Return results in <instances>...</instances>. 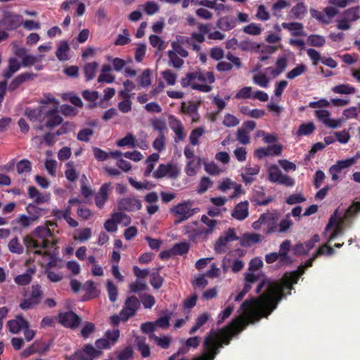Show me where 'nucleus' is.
Returning a JSON list of instances; mask_svg holds the SVG:
<instances>
[{
	"label": "nucleus",
	"instance_id": "f257e3e1",
	"mask_svg": "<svg viewBox=\"0 0 360 360\" xmlns=\"http://www.w3.org/2000/svg\"><path fill=\"white\" fill-rule=\"evenodd\" d=\"M302 266L299 271L286 272L283 278L276 281L264 280L256 288L255 292L259 294L264 288L266 291L258 297L246 300L240 306V310L246 314L251 323L259 321L262 316H267L274 310L278 303L286 295L291 294L293 285L296 284L304 273Z\"/></svg>",
	"mask_w": 360,
	"mask_h": 360
},
{
	"label": "nucleus",
	"instance_id": "f03ea898",
	"mask_svg": "<svg viewBox=\"0 0 360 360\" xmlns=\"http://www.w3.org/2000/svg\"><path fill=\"white\" fill-rule=\"evenodd\" d=\"M250 322L251 320L247 317L240 316L233 319L227 326L221 329L217 330L211 329L205 337L202 344L203 351L211 360H214L224 345H229L232 338L243 330Z\"/></svg>",
	"mask_w": 360,
	"mask_h": 360
},
{
	"label": "nucleus",
	"instance_id": "7ed1b4c3",
	"mask_svg": "<svg viewBox=\"0 0 360 360\" xmlns=\"http://www.w3.org/2000/svg\"><path fill=\"white\" fill-rule=\"evenodd\" d=\"M215 80L212 72H207L198 69L196 71L188 72L185 77L181 80L182 87L191 86L193 89L201 92H210L212 89L210 85Z\"/></svg>",
	"mask_w": 360,
	"mask_h": 360
},
{
	"label": "nucleus",
	"instance_id": "20e7f679",
	"mask_svg": "<svg viewBox=\"0 0 360 360\" xmlns=\"http://www.w3.org/2000/svg\"><path fill=\"white\" fill-rule=\"evenodd\" d=\"M24 298L21 300L19 307L24 311H27L37 307L44 297L41 287L39 284L32 285L30 291L23 293Z\"/></svg>",
	"mask_w": 360,
	"mask_h": 360
},
{
	"label": "nucleus",
	"instance_id": "39448f33",
	"mask_svg": "<svg viewBox=\"0 0 360 360\" xmlns=\"http://www.w3.org/2000/svg\"><path fill=\"white\" fill-rule=\"evenodd\" d=\"M22 16L9 11H3V17L0 20V27L8 31L15 30L22 24Z\"/></svg>",
	"mask_w": 360,
	"mask_h": 360
},
{
	"label": "nucleus",
	"instance_id": "423d86ee",
	"mask_svg": "<svg viewBox=\"0 0 360 360\" xmlns=\"http://www.w3.org/2000/svg\"><path fill=\"white\" fill-rule=\"evenodd\" d=\"M193 204V201L190 200L184 201L172 207L170 209V212L178 216L179 221H185L191 217L195 213L194 210L192 208Z\"/></svg>",
	"mask_w": 360,
	"mask_h": 360
},
{
	"label": "nucleus",
	"instance_id": "0eeeda50",
	"mask_svg": "<svg viewBox=\"0 0 360 360\" xmlns=\"http://www.w3.org/2000/svg\"><path fill=\"white\" fill-rule=\"evenodd\" d=\"M263 218V224L265 228L263 232L266 235H270L277 231L278 221L279 219V213L278 211L274 210L271 212H266L262 214Z\"/></svg>",
	"mask_w": 360,
	"mask_h": 360
},
{
	"label": "nucleus",
	"instance_id": "6e6552de",
	"mask_svg": "<svg viewBox=\"0 0 360 360\" xmlns=\"http://www.w3.org/2000/svg\"><path fill=\"white\" fill-rule=\"evenodd\" d=\"M23 243L26 247L27 255L34 254V252L37 250L47 249L53 245L50 240H35L30 236H25L23 238Z\"/></svg>",
	"mask_w": 360,
	"mask_h": 360
},
{
	"label": "nucleus",
	"instance_id": "1a4fd4ad",
	"mask_svg": "<svg viewBox=\"0 0 360 360\" xmlns=\"http://www.w3.org/2000/svg\"><path fill=\"white\" fill-rule=\"evenodd\" d=\"M314 115L319 122H322L324 125L331 129H336L340 127L342 122L344 121V119L342 118H339L337 120L330 119V113L327 110H316L314 111Z\"/></svg>",
	"mask_w": 360,
	"mask_h": 360
},
{
	"label": "nucleus",
	"instance_id": "9d476101",
	"mask_svg": "<svg viewBox=\"0 0 360 360\" xmlns=\"http://www.w3.org/2000/svg\"><path fill=\"white\" fill-rule=\"evenodd\" d=\"M237 240H238V237L236 234L235 229L229 228L216 241L214 244L215 252L218 253L224 252V248L229 243Z\"/></svg>",
	"mask_w": 360,
	"mask_h": 360
},
{
	"label": "nucleus",
	"instance_id": "9b49d317",
	"mask_svg": "<svg viewBox=\"0 0 360 360\" xmlns=\"http://www.w3.org/2000/svg\"><path fill=\"white\" fill-rule=\"evenodd\" d=\"M358 155L352 157L345 160H338L336 164L331 166L329 169V172L332 176V180L336 181L338 179V174L343 169H347L356 163Z\"/></svg>",
	"mask_w": 360,
	"mask_h": 360
},
{
	"label": "nucleus",
	"instance_id": "f8f14e48",
	"mask_svg": "<svg viewBox=\"0 0 360 360\" xmlns=\"http://www.w3.org/2000/svg\"><path fill=\"white\" fill-rule=\"evenodd\" d=\"M179 174L177 167L173 164H160L157 170L153 172V176L155 179H159L165 176L170 179H175Z\"/></svg>",
	"mask_w": 360,
	"mask_h": 360
},
{
	"label": "nucleus",
	"instance_id": "ddd939ff",
	"mask_svg": "<svg viewBox=\"0 0 360 360\" xmlns=\"http://www.w3.org/2000/svg\"><path fill=\"white\" fill-rule=\"evenodd\" d=\"M58 318L62 325L72 328L77 327L81 322V319L73 311L61 313Z\"/></svg>",
	"mask_w": 360,
	"mask_h": 360
},
{
	"label": "nucleus",
	"instance_id": "4468645a",
	"mask_svg": "<svg viewBox=\"0 0 360 360\" xmlns=\"http://www.w3.org/2000/svg\"><path fill=\"white\" fill-rule=\"evenodd\" d=\"M142 205L141 201L135 197L125 198L118 202V209L133 212L141 210Z\"/></svg>",
	"mask_w": 360,
	"mask_h": 360
},
{
	"label": "nucleus",
	"instance_id": "2eb2a0df",
	"mask_svg": "<svg viewBox=\"0 0 360 360\" xmlns=\"http://www.w3.org/2000/svg\"><path fill=\"white\" fill-rule=\"evenodd\" d=\"M127 222L130 221V218L123 212H117L112 214V219L105 221L104 228L108 232H115L117 229V224L125 220Z\"/></svg>",
	"mask_w": 360,
	"mask_h": 360
},
{
	"label": "nucleus",
	"instance_id": "dca6fc26",
	"mask_svg": "<svg viewBox=\"0 0 360 360\" xmlns=\"http://www.w3.org/2000/svg\"><path fill=\"white\" fill-rule=\"evenodd\" d=\"M37 75L33 72H22L14 77L8 85V91L12 92L16 90L22 84L27 81L33 80Z\"/></svg>",
	"mask_w": 360,
	"mask_h": 360
},
{
	"label": "nucleus",
	"instance_id": "f3484780",
	"mask_svg": "<svg viewBox=\"0 0 360 360\" xmlns=\"http://www.w3.org/2000/svg\"><path fill=\"white\" fill-rule=\"evenodd\" d=\"M274 200V198L271 196H266L263 187L259 188L258 190H255L250 198L251 202L255 205L265 206L269 205Z\"/></svg>",
	"mask_w": 360,
	"mask_h": 360
},
{
	"label": "nucleus",
	"instance_id": "a211bd4d",
	"mask_svg": "<svg viewBox=\"0 0 360 360\" xmlns=\"http://www.w3.org/2000/svg\"><path fill=\"white\" fill-rule=\"evenodd\" d=\"M7 326L11 333L17 334L24 328H28L30 325L22 315H18L15 319L8 321Z\"/></svg>",
	"mask_w": 360,
	"mask_h": 360
},
{
	"label": "nucleus",
	"instance_id": "6ab92c4d",
	"mask_svg": "<svg viewBox=\"0 0 360 360\" xmlns=\"http://www.w3.org/2000/svg\"><path fill=\"white\" fill-rule=\"evenodd\" d=\"M290 247L291 242L290 240H285L280 245L279 251L277 254L279 256V263L281 264H290L292 263V259L288 255Z\"/></svg>",
	"mask_w": 360,
	"mask_h": 360
},
{
	"label": "nucleus",
	"instance_id": "aec40b11",
	"mask_svg": "<svg viewBox=\"0 0 360 360\" xmlns=\"http://www.w3.org/2000/svg\"><path fill=\"white\" fill-rule=\"evenodd\" d=\"M248 202L247 200L238 203L231 212V216L234 219L243 221L249 215Z\"/></svg>",
	"mask_w": 360,
	"mask_h": 360
},
{
	"label": "nucleus",
	"instance_id": "412c9836",
	"mask_svg": "<svg viewBox=\"0 0 360 360\" xmlns=\"http://www.w3.org/2000/svg\"><path fill=\"white\" fill-rule=\"evenodd\" d=\"M47 121L46 126L48 128L52 129L63 123V117L58 114V109L56 108L51 109L46 112Z\"/></svg>",
	"mask_w": 360,
	"mask_h": 360
},
{
	"label": "nucleus",
	"instance_id": "4be33fe9",
	"mask_svg": "<svg viewBox=\"0 0 360 360\" xmlns=\"http://www.w3.org/2000/svg\"><path fill=\"white\" fill-rule=\"evenodd\" d=\"M8 62V67L2 72V77L4 79H6V80L12 77V76L21 68L20 63L15 57L10 58Z\"/></svg>",
	"mask_w": 360,
	"mask_h": 360
},
{
	"label": "nucleus",
	"instance_id": "5701e85b",
	"mask_svg": "<svg viewBox=\"0 0 360 360\" xmlns=\"http://www.w3.org/2000/svg\"><path fill=\"white\" fill-rule=\"evenodd\" d=\"M281 26L284 29H287L290 31H292V35L294 37H305L307 35L305 32L303 30L304 27L301 22H283L281 24Z\"/></svg>",
	"mask_w": 360,
	"mask_h": 360
},
{
	"label": "nucleus",
	"instance_id": "b1692460",
	"mask_svg": "<svg viewBox=\"0 0 360 360\" xmlns=\"http://www.w3.org/2000/svg\"><path fill=\"white\" fill-rule=\"evenodd\" d=\"M217 26L223 31H229L236 26V20L229 15L221 17L217 20Z\"/></svg>",
	"mask_w": 360,
	"mask_h": 360
},
{
	"label": "nucleus",
	"instance_id": "393cba45",
	"mask_svg": "<svg viewBox=\"0 0 360 360\" xmlns=\"http://www.w3.org/2000/svg\"><path fill=\"white\" fill-rule=\"evenodd\" d=\"M109 185L103 184L95 197V202L97 207L102 208L108 198Z\"/></svg>",
	"mask_w": 360,
	"mask_h": 360
},
{
	"label": "nucleus",
	"instance_id": "a878e982",
	"mask_svg": "<svg viewBox=\"0 0 360 360\" xmlns=\"http://www.w3.org/2000/svg\"><path fill=\"white\" fill-rule=\"evenodd\" d=\"M86 293L83 297V300H89L97 297L99 295V291L97 290L95 283L93 281H87L84 285Z\"/></svg>",
	"mask_w": 360,
	"mask_h": 360
},
{
	"label": "nucleus",
	"instance_id": "bb28decb",
	"mask_svg": "<svg viewBox=\"0 0 360 360\" xmlns=\"http://www.w3.org/2000/svg\"><path fill=\"white\" fill-rule=\"evenodd\" d=\"M287 65V58L284 56L279 57L276 62V68L269 67L268 70L274 77H276L285 71Z\"/></svg>",
	"mask_w": 360,
	"mask_h": 360
},
{
	"label": "nucleus",
	"instance_id": "cd10ccee",
	"mask_svg": "<svg viewBox=\"0 0 360 360\" xmlns=\"http://www.w3.org/2000/svg\"><path fill=\"white\" fill-rule=\"evenodd\" d=\"M28 196L30 198L33 199L37 204L46 202L49 200V195H44L34 186H30L28 188Z\"/></svg>",
	"mask_w": 360,
	"mask_h": 360
},
{
	"label": "nucleus",
	"instance_id": "c85d7f7f",
	"mask_svg": "<svg viewBox=\"0 0 360 360\" xmlns=\"http://www.w3.org/2000/svg\"><path fill=\"white\" fill-rule=\"evenodd\" d=\"M262 239V236L259 233H245L243 235L241 243L243 246L250 247L253 244L260 243Z\"/></svg>",
	"mask_w": 360,
	"mask_h": 360
},
{
	"label": "nucleus",
	"instance_id": "c756f323",
	"mask_svg": "<svg viewBox=\"0 0 360 360\" xmlns=\"http://www.w3.org/2000/svg\"><path fill=\"white\" fill-rule=\"evenodd\" d=\"M200 337H191L185 340L183 347L179 348V352H181V354H185L188 352L190 348L196 349L200 345Z\"/></svg>",
	"mask_w": 360,
	"mask_h": 360
},
{
	"label": "nucleus",
	"instance_id": "7c9ffc66",
	"mask_svg": "<svg viewBox=\"0 0 360 360\" xmlns=\"http://www.w3.org/2000/svg\"><path fill=\"white\" fill-rule=\"evenodd\" d=\"M35 269L32 268H28L25 273L17 276L14 281L20 285H25L30 283L32 276L34 274Z\"/></svg>",
	"mask_w": 360,
	"mask_h": 360
},
{
	"label": "nucleus",
	"instance_id": "2f4dec72",
	"mask_svg": "<svg viewBox=\"0 0 360 360\" xmlns=\"http://www.w3.org/2000/svg\"><path fill=\"white\" fill-rule=\"evenodd\" d=\"M160 155L158 153H153L147 158L145 161L146 167L143 172L144 176L148 177L151 174L155 167V163L158 161Z\"/></svg>",
	"mask_w": 360,
	"mask_h": 360
},
{
	"label": "nucleus",
	"instance_id": "473e14b6",
	"mask_svg": "<svg viewBox=\"0 0 360 360\" xmlns=\"http://www.w3.org/2000/svg\"><path fill=\"white\" fill-rule=\"evenodd\" d=\"M136 343L137 349L140 352L143 358L148 357L150 355V348L149 345L146 343L145 338L137 337L136 338Z\"/></svg>",
	"mask_w": 360,
	"mask_h": 360
},
{
	"label": "nucleus",
	"instance_id": "72a5a7b5",
	"mask_svg": "<svg viewBox=\"0 0 360 360\" xmlns=\"http://www.w3.org/2000/svg\"><path fill=\"white\" fill-rule=\"evenodd\" d=\"M33 235L41 240H49L48 238L51 237L53 233L48 226H38L33 231Z\"/></svg>",
	"mask_w": 360,
	"mask_h": 360
},
{
	"label": "nucleus",
	"instance_id": "f704fd0d",
	"mask_svg": "<svg viewBox=\"0 0 360 360\" xmlns=\"http://www.w3.org/2000/svg\"><path fill=\"white\" fill-rule=\"evenodd\" d=\"M210 318V315L207 312L202 313V314L198 316L195 320V325L193 327H191V329L189 330V334L193 335L194 333H195L201 326H202L207 322Z\"/></svg>",
	"mask_w": 360,
	"mask_h": 360
},
{
	"label": "nucleus",
	"instance_id": "c9c22d12",
	"mask_svg": "<svg viewBox=\"0 0 360 360\" xmlns=\"http://www.w3.org/2000/svg\"><path fill=\"white\" fill-rule=\"evenodd\" d=\"M140 307V302L136 296L129 297L124 303V307L129 311L132 314L135 315L136 311Z\"/></svg>",
	"mask_w": 360,
	"mask_h": 360
},
{
	"label": "nucleus",
	"instance_id": "e433bc0d",
	"mask_svg": "<svg viewBox=\"0 0 360 360\" xmlns=\"http://www.w3.org/2000/svg\"><path fill=\"white\" fill-rule=\"evenodd\" d=\"M149 337L150 339L154 340L158 346L165 349H168L172 342V337L169 335L158 337L155 334H151L149 335Z\"/></svg>",
	"mask_w": 360,
	"mask_h": 360
},
{
	"label": "nucleus",
	"instance_id": "4c0bfd02",
	"mask_svg": "<svg viewBox=\"0 0 360 360\" xmlns=\"http://www.w3.org/2000/svg\"><path fill=\"white\" fill-rule=\"evenodd\" d=\"M316 127L313 122L304 123L300 125L296 134L298 136H309L314 131Z\"/></svg>",
	"mask_w": 360,
	"mask_h": 360
},
{
	"label": "nucleus",
	"instance_id": "58836bf2",
	"mask_svg": "<svg viewBox=\"0 0 360 360\" xmlns=\"http://www.w3.org/2000/svg\"><path fill=\"white\" fill-rule=\"evenodd\" d=\"M140 86L146 88L151 84V71L146 69L142 74L136 79Z\"/></svg>",
	"mask_w": 360,
	"mask_h": 360
},
{
	"label": "nucleus",
	"instance_id": "ea45409f",
	"mask_svg": "<svg viewBox=\"0 0 360 360\" xmlns=\"http://www.w3.org/2000/svg\"><path fill=\"white\" fill-rule=\"evenodd\" d=\"M116 144L119 147L130 146L134 148L136 145V140L133 134L129 133L124 138L118 140Z\"/></svg>",
	"mask_w": 360,
	"mask_h": 360
},
{
	"label": "nucleus",
	"instance_id": "a19ab883",
	"mask_svg": "<svg viewBox=\"0 0 360 360\" xmlns=\"http://www.w3.org/2000/svg\"><path fill=\"white\" fill-rule=\"evenodd\" d=\"M201 221L206 224L208 226V229H203L200 231L199 234L204 233L205 235H209L212 233L214 227L217 224V221L214 219H211L205 215H202L201 217Z\"/></svg>",
	"mask_w": 360,
	"mask_h": 360
},
{
	"label": "nucleus",
	"instance_id": "79ce46f5",
	"mask_svg": "<svg viewBox=\"0 0 360 360\" xmlns=\"http://www.w3.org/2000/svg\"><path fill=\"white\" fill-rule=\"evenodd\" d=\"M98 65V64L96 62L89 63L85 65L84 72L86 81H90L94 78Z\"/></svg>",
	"mask_w": 360,
	"mask_h": 360
},
{
	"label": "nucleus",
	"instance_id": "37998d69",
	"mask_svg": "<svg viewBox=\"0 0 360 360\" xmlns=\"http://www.w3.org/2000/svg\"><path fill=\"white\" fill-rule=\"evenodd\" d=\"M34 255H41L42 257H49L50 258L49 262L46 264V269L49 270L52 267H55L57 264V260L55 257L49 251H42L41 250H37L34 252Z\"/></svg>",
	"mask_w": 360,
	"mask_h": 360
},
{
	"label": "nucleus",
	"instance_id": "c03bdc74",
	"mask_svg": "<svg viewBox=\"0 0 360 360\" xmlns=\"http://www.w3.org/2000/svg\"><path fill=\"white\" fill-rule=\"evenodd\" d=\"M332 90L334 93L339 94H351L356 91V89L348 84L337 85Z\"/></svg>",
	"mask_w": 360,
	"mask_h": 360
},
{
	"label": "nucleus",
	"instance_id": "a18cd8bd",
	"mask_svg": "<svg viewBox=\"0 0 360 360\" xmlns=\"http://www.w3.org/2000/svg\"><path fill=\"white\" fill-rule=\"evenodd\" d=\"M269 180L272 183L278 184L283 173L276 165H271L269 169Z\"/></svg>",
	"mask_w": 360,
	"mask_h": 360
},
{
	"label": "nucleus",
	"instance_id": "49530a36",
	"mask_svg": "<svg viewBox=\"0 0 360 360\" xmlns=\"http://www.w3.org/2000/svg\"><path fill=\"white\" fill-rule=\"evenodd\" d=\"M205 133V129L202 127H198L193 129L189 136L191 144L197 146L199 144V138Z\"/></svg>",
	"mask_w": 360,
	"mask_h": 360
},
{
	"label": "nucleus",
	"instance_id": "de8ad7c7",
	"mask_svg": "<svg viewBox=\"0 0 360 360\" xmlns=\"http://www.w3.org/2000/svg\"><path fill=\"white\" fill-rule=\"evenodd\" d=\"M8 250L11 252L20 255L24 252L23 246L20 243L17 237H15L8 244Z\"/></svg>",
	"mask_w": 360,
	"mask_h": 360
},
{
	"label": "nucleus",
	"instance_id": "09e8293b",
	"mask_svg": "<svg viewBox=\"0 0 360 360\" xmlns=\"http://www.w3.org/2000/svg\"><path fill=\"white\" fill-rule=\"evenodd\" d=\"M70 46L67 41H63L59 44L56 55L58 60H65L68 59L66 53L69 51Z\"/></svg>",
	"mask_w": 360,
	"mask_h": 360
},
{
	"label": "nucleus",
	"instance_id": "8fccbe9b",
	"mask_svg": "<svg viewBox=\"0 0 360 360\" xmlns=\"http://www.w3.org/2000/svg\"><path fill=\"white\" fill-rule=\"evenodd\" d=\"M307 71V66L304 64H300L296 66L295 68L289 71L286 74V78L288 79H294L297 77H299L304 74Z\"/></svg>",
	"mask_w": 360,
	"mask_h": 360
},
{
	"label": "nucleus",
	"instance_id": "3c124183",
	"mask_svg": "<svg viewBox=\"0 0 360 360\" xmlns=\"http://www.w3.org/2000/svg\"><path fill=\"white\" fill-rule=\"evenodd\" d=\"M33 222L34 221L30 217L25 214H20L14 221H13L12 224H18L21 228L26 229L31 226Z\"/></svg>",
	"mask_w": 360,
	"mask_h": 360
},
{
	"label": "nucleus",
	"instance_id": "603ef678",
	"mask_svg": "<svg viewBox=\"0 0 360 360\" xmlns=\"http://www.w3.org/2000/svg\"><path fill=\"white\" fill-rule=\"evenodd\" d=\"M290 214L288 213L286 214V218L282 219L279 224H278L277 233H285L288 231L293 225V222L291 219H289Z\"/></svg>",
	"mask_w": 360,
	"mask_h": 360
},
{
	"label": "nucleus",
	"instance_id": "864d4df0",
	"mask_svg": "<svg viewBox=\"0 0 360 360\" xmlns=\"http://www.w3.org/2000/svg\"><path fill=\"white\" fill-rule=\"evenodd\" d=\"M309 44L311 46L321 47L326 43L325 38L319 34H311L307 38Z\"/></svg>",
	"mask_w": 360,
	"mask_h": 360
},
{
	"label": "nucleus",
	"instance_id": "5fc2aeb1",
	"mask_svg": "<svg viewBox=\"0 0 360 360\" xmlns=\"http://www.w3.org/2000/svg\"><path fill=\"white\" fill-rule=\"evenodd\" d=\"M243 32L250 35H259L262 33V29L260 25L252 22L243 28Z\"/></svg>",
	"mask_w": 360,
	"mask_h": 360
},
{
	"label": "nucleus",
	"instance_id": "6e6d98bb",
	"mask_svg": "<svg viewBox=\"0 0 360 360\" xmlns=\"http://www.w3.org/2000/svg\"><path fill=\"white\" fill-rule=\"evenodd\" d=\"M291 13L295 18L301 19L307 13V7L302 2L297 3L292 8Z\"/></svg>",
	"mask_w": 360,
	"mask_h": 360
},
{
	"label": "nucleus",
	"instance_id": "4d7b16f0",
	"mask_svg": "<svg viewBox=\"0 0 360 360\" xmlns=\"http://www.w3.org/2000/svg\"><path fill=\"white\" fill-rule=\"evenodd\" d=\"M174 255H183L189 250V245L187 243H176L172 248Z\"/></svg>",
	"mask_w": 360,
	"mask_h": 360
},
{
	"label": "nucleus",
	"instance_id": "13d9d810",
	"mask_svg": "<svg viewBox=\"0 0 360 360\" xmlns=\"http://www.w3.org/2000/svg\"><path fill=\"white\" fill-rule=\"evenodd\" d=\"M168 57L169 59L170 64L175 68H179L184 65V60L180 58L176 53L175 51H169Z\"/></svg>",
	"mask_w": 360,
	"mask_h": 360
},
{
	"label": "nucleus",
	"instance_id": "bf43d9fd",
	"mask_svg": "<svg viewBox=\"0 0 360 360\" xmlns=\"http://www.w3.org/2000/svg\"><path fill=\"white\" fill-rule=\"evenodd\" d=\"M212 186V181L209 177L203 176L199 183V185L197 188V192L199 194H202L205 193L209 188Z\"/></svg>",
	"mask_w": 360,
	"mask_h": 360
},
{
	"label": "nucleus",
	"instance_id": "052dcab7",
	"mask_svg": "<svg viewBox=\"0 0 360 360\" xmlns=\"http://www.w3.org/2000/svg\"><path fill=\"white\" fill-rule=\"evenodd\" d=\"M26 210L30 214L29 217L32 218L34 221H37L41 215V209L33 204H29L26 207Z\"/></svg>",
	"mask_w": 360,
	"mask_h": 360
},
{
	"label": "nucleus",
	"instance_id": "680f3d73",
	"mask_svg": "<svg viewBox=\"0 0 360 360\" xmlns=\"http://www.w3.org/2000/svg\"><path fill=\"white\" fill-rule=\"evenodd\" d=\"M16 169L19 174L24 172H30L32 169L31 162L25 159L21 160L17 163Z\"/></svg>",
	"mask_w": 360,
	"mask_h": 360
},
{
	"label": "nucleus",
	"instance_id": "e2e57ef3",
	"mask_svg": "<svg viewBox=\"0 0 360 360\" xmlns=\"http://www.w3.org/2000/svg\"><path fill=\"white\" fill-rule=\"evenodd\" d=\"M66 166L68 169L65 172V177L70 181H75L78 178V174L74 168L72 162H68Z\"/></svg>",
	"mask_w": 360,
	"mask_h": 360
},
{
	"label": "nucleus",
	"instance_id": "0e129e2a",
	"mask_svg": "<svg viewBox=\"0 0 360 360\" xmlns=\"http://www.w3.org/2000/svg\"><path fill=\"white\" fill-rule=\"evenodd\" d=\"M150 285L153 288L158 290L161 288L163 283V278L158 272H153L150 274Z\"/></svg>",
	"mask_w": 360,
	"mask_h": 360
},
{
	"label": "nucleus",
	"instance_id": "69168bd1",
	"mask_svg": "<svg viewBox=\"0 0 360 360\" xmlns=\"http://www.w3.org/2000/svg\"><path fill=\"white\" fill-rule=\"evenodd\" d=\"M94 134V130L90 128L81 129L77 136V139L80 141L89 142L90 137Z\"/></svg>",
	"mask_w": 360,
	"mask_h": 360
},
{
	"label": "nucleus",
	"instance_id": "338daca9",
	"mask_svg": "<svg viewBox=\"0 0 360 360\" xmlns=\"http://www.w3.org/2000/svg\"><path fill=\"white\" fill-rule=\"evenodd\" d=\"M107 290L108 293L109 300L114 302L117 298V288L111 281L107 282Z\"/></svg>",
	"mask_w": 360,
	"mask_h": 360
},
{
	"label": "nucleus",
	"instance_id": "774afa93",
	"mask_svg": "<svg viewBox=\"0 0 360 360\" xmlns=\"http://www.w3.org/2000/svg\"><path fill=\"white\" fill-rule=\"evenodd\" d=\"M160 9L157 3L153 1H146L144 4V11L146 14L152 15L156 13Z\"/></svg>",
	"mask_w": 360,
	"mask_h": 360
}]
</instances>
